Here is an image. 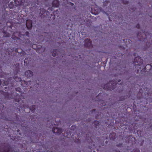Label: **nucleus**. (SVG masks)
Wrapping results in <instances>:
<instances>
[{
    "label": "nucleus",
    "mask_w": 152,
    "mask_h": 152,
    "mask_svg": "<svg viewBox=\"0 0 152 152\" xmlns=\"http://www.w3.org/2000/svg\"><path fill=\"white\" fill-rule=\"evenodd\" d=\"M84 45L86 47H90L91 45V41L88 39H87L84 40Z\"/></svg>",
    "instance_id": "nucleus-1"
},
{
    "label": "nucleus",
    "mask_w": 152,
    "mask_h": 152,
    "mask_svg": "<svg viewBox=\"0 0 152 152\" xmlns=\"http://www.w3.org/2000/svg\"><path fill=\"white\" fill-rule=\"evenodd\" d=\"M27 27L28 29H30L32 27V22L31 20H27L26 22Z\"/></svg>",
    "instance_id": "nucleus-2"
},
{
    "label": "nucleus",
    "mask_w": 152,
    "mask_h": 152,
    "mask_svg": "<svg viewBox=\"0 0 152 152\" xmlns=\"http://www.w3.org/2000/svg\"><path fill=\"white\" fill-rule=\"evenodd\" d=\"M33 72L31 71L28 70L25 73V75L27 77H31L33 75Z\"/></svg>",
    "instance_id": "nucleus-3"
},
{
    "label": "nucleus",
    "mask_w": 152,
    "mask_h": 152,
    "mask_svg": "<svg viewBox=\"0 0 152 152\" xmlns=\"http://www.w3.org/2000/svg\"><path fill=\"white\" fill-rule=\"evenodd\" d=\"M94 10L95 11L94 14L96 15L98 14L101 11V9L99 7H95Z\"/></svg>",
    "instance_id": "nucleus-4"
},
{
    "label": "nucleus",
    "mask_w": 152,
    "mask_h": 152,
    "mask_svg": "<svg viewBox=\"0 0 152 152\" xmlns=\"http://www.w3.org/2000/svg\"><path fill=\"white\" fill-rule=\"evenodd\" d=\"M53 133H59L61 131V130L60 129L58 128H56L54 129H53Z\"/></svg>",
    "instance_id": "nucleus-5"
},
{
    "label": "nucleus",
    "mask_w": 152,
    "mask_h": 152,
    "mask_svg": "<svg viewBox=\"0 0 152 152\" xmlns=\"http://www.w3.org/2000/svg\"><path fill=\"white\" fill-rule=\"evenodd\" d=\"M53 5L55 7H57L59 5V3L57 1H53Z\"/></svg>",
    "instance_id": "nucleus-6"
},
{
    "label": "nucleus",
    "mask_w": 152,
    "mask_h": 152,
    "mask_svg": "<svg viewBox=\"0 0 152 152\" xmlns=\"http://www.w3.org/2000/svg\"><path fill=\"white\" fill-rule=\"evenodd\" d=\"M35 106L34 105H33L31 107H30V110L32 111V112H34L35 110V108H34Z\"/></svg>",
    "instance_id": "nucleus-7"
},
{
    "label": "nucleus",
    "mask_w": 152,
    "mask_h": 152,
    "mask_svg": "<svg viewBox=\"0 0 152 152\" xmlns=\"http://www.w3.org/2000/svg\"><path fill=\"white\" fill-rule=\"evenodd\" d=\"M15 79L16 81L17 82L20 81H21V79L20 78L15 77Z\"/></svg>",
    "instance_id": "nucleus-8"
},
{
    "label": "nucleus",
    "mask_w": 152,
    "mask_h": 152,
    "mask_svg": "<svg viewBox=\"0 0 152 152\" xmlns=\"http://www.w3.org/2000/svg\"><path fill=\"white\" fill-rule=\"evenodd\" d=\"M140 151L138 149H136L133 150L132 152H140Z\"/></svg>",
    "instance_id": "nucleus-9"
},
{
    "label": "nucleus",
    "mask_w": 152,
    "mask_h": 152,
    "mask_svg": "<svg viewBox=\"0 0 152 152\" xmlns=\"http://www.w3.org/2000/svg\"><path fill=\"white\" fill-rule=\"evenodd\" d=\"M21 0H15V2L16 4H18L20 3V1Z\"/></svg>",
    "instance_id": "nucleus-10"
},
{
    "label": "nucleus",
    "mask_w": 152,
    "mask_h": 152,
    "mask_svg": "<svg viewBox=\"0 0 152 152\" xmlns=\"http://www.w3.org/2000/svg\"><path fill=\"white\" fill-rule=\"evenodd\" d=\"M54 52H56V51L55 50V51H53V53L52 54V55L53 56H56V55H58V54H57V55H56V53H54Z\"/></svg>",
    "instance_id": "nucleus-11"
},
{
    "label": "nucleus",
    "mask_w": 152,
    "mask_h": 152,
    "mask_svg": "<svg viewBox=\"0 0 152 152\" xmlns=\"http://www.w3.org/2000/svg\"><path fill=\"white\" fill-rule=\"evenodd\" d=\"M137 58L139 60H141V59L140 58V57H138L137 58H136V59H134V61L136 62V60H137V59H136ZM136 62H138L137 61H136Z\"/></svg>",
    "instance_id": "nucleus-12"
},
{
    "label": "nucleus",
    "mask_w": 152,
    "mask_h": 152,
    "mask_svg": "<svg viewBox=\"0 0 152 152\" xmlns=\"http://www.w3.org/2000/svg\"><path fill=\"white\" fill-rule=\"evenodd\" d=\"M137 28H139V25H138L137 26Z\"/></svg>",
    "instance_id": "nucleus-13"
}]
</instances>
